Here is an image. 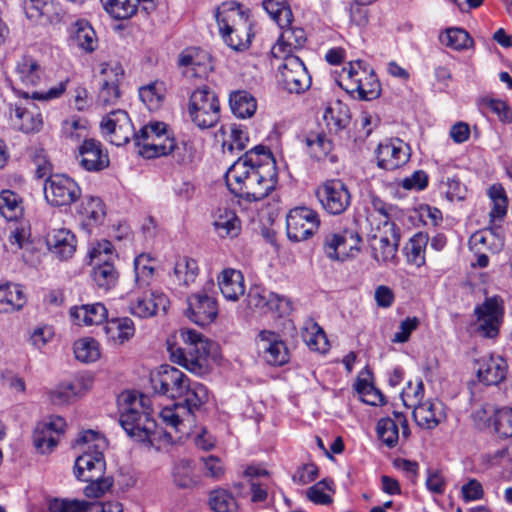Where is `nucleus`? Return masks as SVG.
<instances>
[{"label": "nucleus", "mask_w": 512, "mask_h": 512, "mask_svg": "<svg viewBox=\"0 0 512 512\" xmlns=\"http://www.w3.org/2000/svg\"><path fill=\"white\" fill-rule=\"evenodd\" d=\"M103 136L113 145L122 146L133 138L138 154L144 158L165 156L174 151L176 143L163 122H150L135 132L131 119L122 109L112 110L101 121Z\"/></svg>", "instance_id": "nucleus-1"}, {"label": "nucleus", "mask_w": 512, "mask_h": 512, "mask_svg": "<svg viewBox=\"0 0 512 512\" xmlns=\"http://www.w3.org/2000/svg\"><path fill=\"white\" fill-rule=\"evenodd\" d=\"M277 173L275 159L271 151L264 145H257L246 151L229 167L225 174V182L229 192H239L246 187L247 181H255L263 186L265 192L275 189Z\"/></svg>", "instance_id": "nucleus-2"}, {"label": "nucleus", "mask_w": 512, "mask_h": 512, "mask_svg": "<svg viewBox=\"0 0 512 512\" xmlns=\"http://www.w3.org/2000/svg\"><path fill=\"white\" fill-rule=\"evenodd\" d=\"M186 386L179 398L181 401L164 407L159 414L162 423L169 429L165 434L170 438L172 433L178 439L191 435L196 428L197 415L210 399V391L204 384L189 380Z\"/></svg>", "instance_id": "nucleus-3"}, {"label": "nucleus", "mask_w": 512, "mask_h": 512, "mask_svg": "<svg viewBox=\"0 0 512 512\" xmlns=\"http://www.w3.org/2000/svg\"><path fill=\"white\" fill-rule=\"evenodd\" d=\"M119 423L127 435L134 441L154 446L160 436L151 399L136 392H123L118 398Z\"/></svg>", "instance_id": "nucleus-4"}, {"label": "nucleus", "mask_w": 512, "mask_h": 512, "mask_svg": "<svg viewBox=\"0 0 512 512\" xmlns=\"http://www.w3.org/2000/svg\"><path fill=\"white\" fill-rule=\"evenodd\" d=\"M75 446L81 452L74 466L77 479L91 480L104 476L106 463L103 451L107 446L105 437L97 431L86 430L80 433Z\"/></svg>", "instance_id": "nucleus-5"}, {"label": "nucleus", "mask_w": 512, "mask_h": 512, "mask_svg": "<svg viewBox=\"0 0 512 512\" xmlns=\"http://www.w3.org/2000/svg\"><path fill=\"white\" fill-rule=\"evenodd\" d=\"M181 337L188 345L187 351L168 344L171 360L195 375H203L209 369V356L215 344L193 329H182Z\"/></svg>", "instance_id": "nucleus-6"}, {"label": "nucleus", "mask_w": 512, "mask_h": 512, "mask_svg": "<svg viewBox=\"0 0 512 512\" xmlns=\"http://www.w3.org/2000/svg\"><path fill=\"white\" fill-rule=\"evenodd\" d=\"M370 230L367 234L368 247L372 259L378 266H395L398 263L399 234L395 224L385 215L376 221L375 217L368 218Z\"/></svg>", "instance_id": "nucleus-7"}, {"label": "nucleus", "mask_w": 512, "mask_h": 512, "mask_svg": "<svg viewBox=\"0 0 512 512\" xmlns=\"http://www.w3.org/2000/svg\"><path fill=\"white\" fill-rule=\"evenodd\" d=\"M337 82L347 92L357 93L360 100H373L381 93V85L374 71L361 60L349 62L343 67Z\"/></svg>", "instance_id": "nucleus-8"}, {"label": "nucleus", "mask_w": 512, "mask_h": 512, "mask_svg": "<svg viewBox=\"0 0 512 512\" xmlns=\"http://www.w3.org/2000/svg\"><path fill=\"white\" fill-rule=\"evenodd\" d=\"M220 102L215 91L207 85L197 87L189 96L187 112L200 129L214 127L220 119Z\"/></svg>", "instance_id": "nucleus-9"}, {"label": "nucleus", "mask_w": 512, "mask_h": 512, "mask_svg": "<svg viewBox=\"0 0 512 512\" xmlns=\"http://www.w3.org/2000/svg\"><path fill=\"white\" fill-rule=\"evenodd\" d=\"M88 256L93 266L92 280L98 288L105 291L113 288L118 279V273L112 263L114 259L113 246L108 240H101L91 245Z\"/></svg>", "instance_id": "nucleus-10"}, {"label": "nucleus", "mask_w": 512, "mask_h": 512, "mask_svg": "<svg viewBox=\"0 0 512 512\" xmlns=\"http://www.w3.org/2000/svg\"><path fill=\"white\" fill-rule=\"evenodd\" d=\"M275 58L281 60L276 73V80L281 89L291 94H302L310 88L311 76L299 56L284 55Z\"/></svg>", "instance_id": "nucleus-11"}, {"label": "nucleus", "mask_w": 512, "mask_h": 512, "mask_svg": "<svg viewBox=\"0 0 512 512\" xmlns=\"http://www.w3.org/2000/svg\"><path fill=\"white\" fill-rule=\"evenodd\" d=\"M361 244L362 238L355 229L343 228L325 235L323 251L330 260L344 262L359 254Z\"/></svg>", "instance_id": "nucleus-12"}, {"label": "nucleus", "mask_w": 512, "mask_h": 512, "mask_svg": "<svg viewBox=\"0 0 512 512\" xmlns=\"http://www.w3.org/2000/svg\"><path fill=\"white\" fill-rule=\"evenodd\" d=\"M319 227V215L309 207H294L286 216L287 237L292 242L308 240L318 231Z\"/></svg>", "instance_id": "nucleus-13"}, {"label": "nucleus", "mask_w": 512, "mask_h": 512, "mask_svg": "<svg viewBox=\"0 0 512 512\" xmlns=\"http://www.w3.org/2000/svg\"><path fill=\"white\" fill-rule=\"evenodd\" d=\"M190 378L181 370L162 365L151 375V385L155 393L171 399H178L183 395L184 388Z\"/></svg>", "instance_id": "nucleus-14"}, {"label": "nucleus", "mask_w": 512, "mask_h": 512, "mask_svg": "<svg viewBox=\"0 0 512 512\" xmlns=\"http://www.w3.org/2000/svg\"><path fill=\"white\" fill-rule=\"evenodd\" d=\"M474 313L477 317L476 331L485 338H495L503 318V301L498 296L486 298V300L475 307Z\"/></svg>", "instance_id": "nucleus-15"}, {"label": "nucleus", "mask_w": 512, "mask_h": 512, "mask_svg": "<svg viewBox=\"0 0 512 512\" xmlns=\"http://www.w3.org/2000/svg\"><path fill=\"white\" fill-rule=\"evenodd\" d=\"M216 21L219 32H245L247 27H252L249 10L235 1L222 3L216 11Z\"/></svg>", "instance_id": "nucleus-16"}, {"label": "nucleus", "mask_w": 512, "mask_h": 512, "mask_svg": "<svg viewBox=\"0 0 512 512\" xmlns=\"http://www.w3.org/2000/svg\"><path fill=\"white\" fill-rule=\"evenodd\" d=\"M66 429V421L61 416L51 415L40 421L33 432L35 448L42 454L50 453L58 444Z\"/></svg>", "instance_id": "nucleus-17"}, {"label": "nucleus", "mask_w": 512, "mask_h": 512, "mask_svg": "<svg viewBox=\"0 0 512 512\" xmlns=\"http://www.w3.org/2000/svg\"><path fill=\"white\" fill-rule=\"evenodd\" d=\"M186 316L199 326H206L218 316L217 300L204 292H197L187 298Z\"/></svg>", "instance_id": "nucleus-18"}, {"label": "nucleus", "mask_w": 512, "mask_h": 512, "mask_svg": "<svg viewBox=\"0 0 512 512\" xmlns=\"http://www.w3.org/2000/svg\"><path fill=\"white\" fill-rule=\"evenodd\" d=\"M10 119L12 126L25 134L40 132L44 124L40 108L31 100L15 104Z\"/></svg>", "instance_id": "nucleus-19"}, {"label": "nucleus", "mask_w": 512, "mask_h": 512, "mask_svg": "<svg viewBox=\"0 0 512 512\" xmlns=\"http://www.w3.org/2000/svg\"><path fill=\"white\" fill-rule=\"evenodd\" d=\"M168 305L169 300L164 293L151 291L142 295H130L127 308L135 317L149 318L159 311H166Z\"/></svg>", "instance_id": "nucleus-20"}, {"label": "nucleus", "mask_w": 512, "mask_h": 512, "mask_svg": "<svg viewBox=\"0 0 512 512\" xmlns=\"http://www.w3.org/2000/svg\"><path fill=\"white\" fill-rule=\"evenodd\" d=\"M410 157V148L400 139L387 140L376 149L377 165L384 170H395L404 165Z\"/></svg>", "instance_id": "nucleus-21"}, {"label": "nucleus", "mask_w": 512, "mask_h": 512, "mask_svg": "<svg viewBox=\"0 0 512 512\" xmlns=\"http://www.w3.org/2000/svg\"><path fill=\"white\" fill-rule=\"evenodd\" d=\"M258 338L259 351L268 364L282 366L289 361L288 349L280 335L264 330Z\"/></svg>", "instance_id": "nucleus-22"}, {"label": "nucleus", "mask_w": 512, "mask_h": 512, "mask_svg": "<svg viewBox=\"0 0 512 512\" xmlns=\"http://www.w3.org/2000/svg\"><path fill=\"white\" fill-rule=\"evenodd\" d=\"M233 203H237L241 209L256 212L259 220L273 221L278 212V200L270 199L269 194H233Z\"/></svg>", "instance_id": "nucleus-23"}, {"label": "nucleus", "mask_w": 512, "mask_h": 512, "mask_svg": "<svg viewBox=\"0 0 512 512\" xmlns=\"http://www.w3.org/2000/svg\"><path fill=\"white\" fill-rule=\"evenodd\" d=\"M178 64L183 69V75L190 78L207 77L212 70L210 55L198 48L184 50L179 55Z\"/></svg>", "instance_id": "nucleus-24"}, {"label": "nucleus", "mask_w": 512, "mask_h": 512, "mask_svg": "<svg viewBox=\"0 0 512 512\" xmlns=\"http://www.w3.org/2000/svg\"><path fill=\"white\" fill-rule=\"evenodd\" d=\"M48 250L59 260L70 259L77 248L75 234L67 228L50 229L45 237Z\"/></svg>", "instance_id": "nucleus-25"}, {"label": "nucleus", "mask_w": 512, "mask_h": 512, "mask_svg": "<svg viewBox=\"0 0 512 512\" xmlns=\"http://www.w3.org/2000/svg\"><path fill=\"white\" fill-rule=\"evenodd\" d=\"M95 507L97 512H124L119 502H106L98 505L75 498H54L48 503L50 512H88Z\"/></svg>", "instance_id": "nucleus-26"}, {"label": "nucleus", "mask_w": 512, "mask_h": 512, "mask_svg": "<svg viewBox=\"0 0 512 512\" xmlns=\"http://www.w3.org/2000/svg\"><path fill=\"white\" fill-rule=\"evenodd\" d=\"M14 73L25 87H37L47 79L45 67L31 55H22L16 61Z\"/></svg>", "instance_id": "nucleus-27"}, {"label": "nucleus", "mask_w": 512, "mask_h": 512, "mask_svg": "<svg viewBox=\"0 0 512 512\" xmlns=\"http://www.w3.org/2000/svg\"><path fill=\"white\" fill-rule=\"evenodd\" d=\"M414 406L413 417L416 424L423 429H434L446 418L445 406L439 400L427 399Z\"/></svg>", "instance_id": "nucleus-28"}, {"label": "nucleus", "mask_w": 512, "mask_h": 512, "mask_svg": "<svg viewBox=\"0 0 512 512\" xmlns=\"http://www.w3.org/2000/svg\"><path fill=\"white\" fill-rule=\"evenodd\" d=\"M393 418H382L377 423V434L379 439L389 448L396 446L399 440V427L402 429L403 437H408L410 431L406 417L401 412H394Z\"/></svg>", "instance_id": "nucleus-29"}, {"label": "nucleus", "mask_w": 512, "mask_h": 512, "mask_svg": "<svg viewBox=\"0 0 512 512\" xmlns=\"http://www.w3.org/2000/svg\"><path fill=\"white\" fill-rule=\"evenodd\" d=\"M92 386L89 376H78L73 381L62 383L50 391L49 399L54 405H64L88 391Z\"/></svg>", "instance_id": "nucleus-30"}, {"label": "nucleus", "mask_w": 512, "mask_h": 512, "mask_svg": "<svg viewBox=\"0 0 512 512\" xmlns=\"http://www.w3.org/2000/svg\"><path fill=\"white\" fill-rule=\"evenodd\" d=\"M80 164L87 171H100L108 167L109 157L99 141L85 139L79 147Z\"/></svg>", "instance_id": "nucleus-31"}, {"label": "nucleus", "mask_w": 512, "mask_h": 512, "mask_svg": "<svg viewBox=\"0 0 512 512\" xmlns=\"http://www.w3.org/2000/svg\"><path fill=\"white\" fill-rule=\"evenodd\" d=\"M218 287L225 300L236 302L245 294L244 275L233 268L223 269L217 277Z\"/></svg>", "instance_id": "nucleus-32"}, {"label": "nucleus", "mask_w": 512, "mask_h": 512, "mask_svg": "<svg viewBox=\"0 0 512 512\" xmlns=\"http://www.w3.org/2000/svg\"><path fill=\"white\" fill-rule=\"evenodd\" d=\"M306 43V33L302 28L291 27V24L282 29V33L272 47L273 57L295 55L294 52L301 49Z\"/></svg>", "instance_id": "nucleus-33"}, {"label": "nucleus", "mask_w": 512, "mask_h": 512, "mask_svg": "<svg viewBox=\"0 0 512 512\" xmlns=\"http://www.w3.org/2000/svg\"><path fill=\"white\" fill-rule=\"evenodd\" d=\"M507 371L506 361L501 356H485L478 361L477 376L486 385H497L504 380Z\"/></svg>", "instance_id": "nucleus-34"}, {"label": "nucleus", "mask_w": 512, "mask_h": 512, "mask_svg": "<svg viewBox=\"0 0 512 512\" xmlns=\"http://www.w3.org/2000/svg\"><path fill=\"white\" fill-rule=\"evenodd\" d=\"M70 317L80 326L100 325L107 320L108 311L102 303L97 302L71 308Z\"/></svg>", "instance_id": "nucleus-35"}, {"label": "nucleus", "mask_w": 512, "mask_h": 512, "mask_svg": "<svg viewBox=\"0 0 512 512\" xmlns=\"http://www.w3.org/2000/svg\"><path fill=\"white\" fill-rule=\"evenodd\" d=\"M23 288L16 283L0 284V313H13L26 304Z\"/></svg>", "instance_id": "nucleus-36"}, {"label": "nucleus", "mask_w": 512, "mask_h": 512, "mask_svg": "<svg viewBox=\"0 0 512 512\" xmlns=\"http://www.w3.org/2000/svg\"><path fill=\"white\" fill-rule=\"evenodd\" d=\"M323 120L330 131H342L347 128L351 120L349 107L340 100L330 102L324 109Z\"/></svg>", "instance_id": "nucleus-37"}, {"label": "nucleus", "mask_w": 512, "mask_h": 512, "mask_svg": "<svg viewBox=\"0 0 512 512\" xmlns=\"http://www.w3.org/2000/svg\"><path fill=\"white\" fill-rule=\"evenodd\" d=\"M70 38L84 52H93L97 47L96 33L86 20L80 19L72 24Z\"/></svg>", "instance_id": "nucleus-38"}, {"label": "nucleus", "mask_w": 512, "mask_h": 512, "mask_svg": "<svg viewBox=\"0 0 512 512\" xmlns=\"http://www.w3.org/2000/svg\"><path fill=\"white\" fill-rule=\"evenodd\" d=\"M76 211L88 224L101 223L106 215V209L102 199L91 194H85L80 199Z\"/></svg>", "instance_id": "nucleus-39"}, {"label": "nucleus", "mask_w": 512, "mask_h": 512, "mask_svg": "<svg viewBox=\"0 0 512 512\" xmlns=\"http://www.w3.org/2000/svg\"><path fill=\"white\" fill-rule=\"evenodd\" d=\"M213 218L214 229L220 237H236L240 233V220L233 210L218 208Z\"/></svg>", "instance_id": "nucleus-40"}, {"label": "nucleus", "mask_w": 512, "mask_h": 512, "mask_svg": "<svg viewBox=\"0 0 512 512\" xmlns=\"http://www.w3.org/2000/svg\"><path fill=\"white\" fill-rule=\"evenodd\" d=\"M229 104L232 113L241 119L252 117L257 110L255 97L245 90L232 92L229 96Z\"/></svg>", "instance_id": "nucleus-41"}, {"label": "nucleus", "mask_w": 512, "mask_h": 512, "mask_svg": "<svg viewBox=\"0 0 512 512\" xmlns=\"http://www.w3.org/2000/svg\"><path fill=\"white\" fill-rule=\"evenodd\" d=\"M107 338L115 344L129 341L135 334V325L128 317L114 318L105 326Z\"/></svg>", "instance_id": "nucleus-42"}, {"label": "nucleus", "mask_w": 512, "mask_h": 512, "mask_svg": "<svg viewBox=\"0 0 512 512\" xmlns=\"http://www.w3.org/2000/svg\"><path fill=\"white\" fill-rule=\"evenodd\" d=\"M302 338L313 351L325 352L328 349V340L323 329L312 319L305 322Z\"/></svg>", "instance_id": "nucleus-43"}, {"label": "nucleus", "mask_w": 512, "mask_h": 512, "mask_svg": "<svg viewBox=\"0 0 512 512\" xmlns=\"http://www.w3.org/2000/svg\"><path fill=\"white\" fill-rule=\"evenodd\" d=\"M101 3L105 11L117 20L131 18L141 7L139 0H101Z\"/></svg>", "instance_id": "nucleus-44"}, {"label": "nucleus", "mask_w": 512, "mask_h": 512, "mask_svg": "<svg viewBox=\"0 0 512 512\" xmlns=\"http://www.w3.org/2000/svg\"><path fill=\"white\" fill-rule=\"evenodd\" d=\"M263 8L281 29L292 23L293 14L285 0H264Z\"/></svg>", "instance_id": "nucleus-45"}, {"label": "nucleus", "mask_w": 512, "mask_h": 512, "mask_svg": "<svg viewBox=\"0 0 512 512\" xmlns=\"http://www.w3.org/2000/svg\"><path fill=\"white\" fill-rule=\"evenodd\" d=\"M30 226L26 221H20L9 228V236L5 247L7 250L16 253L29 244Z\"/></svg>", "instance_id": "nucleus-46"}, {"label": "nucleus", "mask_w": 512, "mask_h": 512, "mask_svg": "<svg viewBox=\"0 0 512 512\" xmlns=\"http://www.w3.org/2000/svg\"><path fill=\"white\" fill-rule=\"evenodd\" d=\"M429 242L428 235L416 233L406 246V255L409 263L421 267L425 264V251Z\"/></svg>", "instance_id": "nucleus-47"}, {"label": "nucleus", "mask_w": 512, "mask_h": 512, "mask_svg": "<svg viewBox=\"0 0 512 512\" xmlns=\"http://www.w3.org/2000/svg\"><path fill=\"white\" fill-rule=\"evenodd\" d=\"M73 348L76 359L84 363L95 362L101 355L98 341L90 337L77 340Z\"/></svg>", "instance_id": "nucleus-48"}, {"label": "nucleus", "mask_w": 512, "mask_h": 512, "mask_svg": "<svg viewBox=\"0 0 512 512\" xmlns=\"http://www.w3.org/2000/svg\"><path fill=\"white\" fill-rule=\"evenodd\" d=\"M229 129V136L223 141L222 147L224 154L233 155L235 152H241L246 148L249 137L240 125L233 124Z\"/></svg>", "instance_id": "nucleus-49"}, {"label": "nucleus", "mask_w": 512, "mask_h": 512, "mask_svg": "<svg viewBox=\"0 0 512 512\" xmlns=\"http://www.w3.org/2000/svg\"><path fill=\"white\" fill-rule=\"evenodd\" d=\"M198 264L196 260L188 257L179 258L174 267V275L179 284L189 286L198 275Z\"/></svg>", "instance_id": "nucleus-50"}, {"label": "nucleus", "mask_w": 512, "mask_h": 512, "mask_svg": "<svg viewBox=\"0 0 512 512\" xmlns=\"http://www.w3.org/2000/svg\"><path fill=\"white\" fill-rule=\"evenodd\" d=\"M62 137L71 142H79L87 137V121L71 117L62 123Z\"/></svg>", "instance_id": "nucleus-51"}, {"label": "nucleus", "mask_w": 512, "mask_h": 512, "mask_svg": "<svg viewBox=\"0 0 512 512\" xmlns=\"http://www.w3.org/2000/svg\"><path fill=\"white\" fill-rule=\"evenodd\" d=\"M322 207L332 215L343 213L351 204L350 194H317Z\"/></svg>", "instance_id": "nucleus-52"}, {"label": "nucleus", "mask_w": 512, "mask_h": 512, "mask_svg": "<svg viewBox=\"0 0 512 512\" xmlns=\"http://www.w3.org/2000/svg\"><path fill=\"white\" fill-rule=\"evenodd\" d=\"M22 200L18 194H0V214L8 221H15L23 215Z\"/></svg>", "instance_id": "nucleus-53"}, {"label": "nucleus", "mask_w": 512, "mask_h": 512, "mask_svg": "<svg viewBox=\"0 0 512 512\" xmlns=\"http://www.w3.org/2000/svg\"><path fill=\"white\" fill-rule=\"evenodd\" d=\"M139 97L149 110L158 109L164 98L163 84L154 82L141 87Z\"/></svg>", "instance_id": "nucleus-54"}, {"label": "nucleus", "mask_w": 512, "mask_h": 512, "mask_svg": "<svg viewBox=\"0 0 512 512\" xmlns=\"http://www.w3.org/2000/svg\"><path fill=\"white\" fill-rule=\"evenodd\" d=\"M209 505L214 512H236L234 497L227 490L215 489L210 493Z\"/></svg>", "instance_id": "nucleus-55"}, {"label": "nucleus", "mask_w": 512, "mask_h": 512, "mask_svg": "<svg viewBox=\"0 0 512 512\" xmlns=\"http://www.w3.org/2000/svg\"><path fill=\"white\" fill-rule=\"evenodd\" d=\"M48 190H51V192H76V190H80V188L69 176L65 174H53L43 182V191L48 192Z\"/></svg>", "instance_id": "nucleus-56"}, {"label": "nucleus", "mask_w": 512, "mask_h": 512, "mask_svg": "<svg viewBox=\"0 0 512 512\" xmlns=\"http://www.w3.org/2000/svg\"><path fill=\"white\" fill-rule=\"evenodd\" d=\"M355 389L361 400L368 405L378 406L384 403V396L380 390L375 388L367 379L358 378Z\"/></svg>", "instance_id": "nucleus-57"}, {"label": "nucleus", "mask_w": 512, "mask_h": 512, "mask_svg": "<svg viewBox=\"0 0 512 512\" xmlns=\"http://www.w3.org/2000/svg\"><path fill=\"white\" fill-rule=\"evenodd\" d=\"M152 259L148 254H140L134 259L135 281L139 287L149 284L154 267L151 265Z\"/></svg>", "instance_id": "nucleus-58"}, {"label": "nucleus", "mask_w": 512, "mask_h": 512, "mask_svg": "<svg viewBox=\"0 0 512 512\" xmlns=\"http://www.w3.org/2000/svg\"><path fill=\"white\" fill-rule=\"evenodd\" d=\"M305 141L310 154L317 159L327 156L332 150V142L324 134L310 133Z\"/></svg>", "instance_id": "nucleus-59"}, {"label": "nucleus", "mask_w": 512, "mask_h": 512, "mask_svg": "<svg viewBox=\"0 0 512 512\" xmlns=\"http://www.w3.org/2000/svg\"><path fill=\"white\" fill-rule=\"evenodd\" d=\"M124 70L118 62H107L101 64L100 85L118 86L123 80Z\"/></svg>", "instance_id": "nucleus-60"}, {"label": "nucleus", "mask_w": 512, "mask_h": 512, "mask_svg": "<svg viewBox=\"0 0 512 512\" xmlns=\"http://www.w3.org/2000/svg\"><path fill=\"white\" fill-rule=\"evenodd\" d=\"M441 41L455 50L466 49L472 44L469 34L460 28L447 29L445 35L441 36Z\"/></svg>", "instance_id": "nucleus-61"}, {"label": "nucleus", "mask_w": 512, "mask_h": 512, "mask_svg": "<svg viewBox=\"0 0 512 512\" xmlns=\"http://www.w3.org/2000/svg\"><path fill=\"white\" fill-rule=\"evenodd\" d=\"M494 428L498 435L512 436V407H501L494 411Z\"/></svg>", "instance_id": "nucleus-62"}, {"label": "nucleus", "mask_w": 512, "mask_h": 512, "mask_svg": "<svg viewBox=\"0 0 512 512\" xmlns=\"http://www.w3.org/2000/svg\"><path fill=\"white\" fill-rule=\"evenodd\" d=\"M223 41L229 46L231 49L235 51H243L247 49L251 43V38L253 36L252 27H247L245 32H232V33H221L220 34Z\"/></svg>", "instance_id": "nucleus-63"}, {"label": "nucleus", "mask_w": 512, "mask_h": 512, "mask_svg": "<svg viewBox=\"0 0 512 512\" xmlns=\"http://www.w3.org/2000/svg\"><path fill=\"white\" fill-rule=\"evenodd\" d=\"M53 0H24V10L28 18L49 17L53 11Z\"/></svg>", "instance_id": "nucleus-64"}]
</instances>
